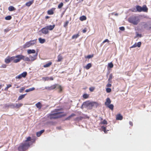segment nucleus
Masks as SVG:
<instances>
[{
  "label": "nucleus",
  "instance_id": "1",
  "mask_svg": "<svg viewBox=\"0 0 151 151\" xmlns=\"http://www.w3.org/2000/svg\"><path fill=\"white\" fill-rule=\"evenodd\" d=\"M31 138L30 137H28L24 142L20 145L18 148L19 151H24L28 149L32 144L31 142L30 141Z\"/></svg>",
  "mask_w": 151,
  "mask_h": 151
},
{
  "label": "nucleus",
  "instance_id": "2",
  "mask_svg": "<svg viewBox=\"0 0 151 151\" xmlns=\"http://www.w3.org/2000/svg\"><path fill=\"white\" fill-rule=\"evenodd\" d=\"M62 112H56V113H52L50 115V118L51 119H56L65 116L66 115V114H61Z\"/></svg>",
  "mask_w": 151,
  "mask_h": 151
},
{
  "label": "nucleus",
  "instance_id": "3",
  "mask_svg": "<svg viewBox=\"0 0 151 151\" xmlns=\"http://www.w3.org/2000/svg\"><path fill=\"white\" fill-rule=\"evenodd\" d=\"M129 22L132 23L134 25H137L139 22V17L137 16H132L129 19Z\"/></svg>",
  "mask_w": 151,
  "mask_h": 151
},
{
  "label": "nucleus",
  "instance_id": "4",
  "mask_svg": "<svg viewBox=\"0 0 151 151\" xmlns=\"http://www.w3.org/2000/svg\"><path fill=\"white\" fill-rule=\"evenodd\" d=\"M37 39L31 40L29 42H27L23 46L24 48L29 47L32 46L36 43V41Z\"/></svg>",
  "mask_w": 151,
  "mask_h": 151
},
{
  "label": "nucleus",
  "instance_id": "5",
  "mask_svg": "<svg viewBox=\"0 0 151 151\" xmlns=\"http://www.w3.org/2000/svg\"><path fill=\"white\" fill-rule=\"evenodd\" d=\"M55 88L59 89V92H60L62 91V89L61 86L57 84L53 85L50 87H46L45 89L49 90H51Z\"/></svg>",
  "mask_w": 151,
  "mask_h": 151
},
{
  "label": "nucleus",
  "instance_id": "6",
  "mask_svg": "<svg viewBox=\"0 0 151 151\" xmlns=\"http://www.w3.org/2000/svg\"><path fill=\"white\" fill-rule=\"evenodd\" d=\"M83 105H85L86 107L88 109H91L93 107L92 102L87 101L83 103Z\"/></svg>",
  "mask_w": 151,
  "mask_h": 151
},
{
  "label": "nucleus",
  "instance_id": "7",
  "mask_svg": "<svg viewBox=\"0 0 151 151\" xmlns=\"http://www.w3.org/2000/svg\"><path fill=\"white\" fill-rule=\"evenodd\" d=\"M22 60L21 55H17L15 56V58L13 63H17L19 62Z\"/></svg>",
  "mask_w": 151,
  "mask_h": 151
},
{
  "label": "nucleus",
  "instance_id": "8",
  "mask_svg": "<svg viewBox=\"0 0 151 151\" xmlns=\"http://www.w3.org/2000/svg\"><path fill=\"white\" fill-rule=\"evenodd\" d=\"M41 31L42 33L45 34H46L48 32V30L46 26L42 28Z\"/></svg>",
  "mask_w": 151,
  "mask_h": 151
},
{
  "label": "nucleus",
  "instance_id": "9",
  "mask_svg": "<svg viewBox=\"0 0 151 151\" xmlns=\"http://www.w3.org/2000/svg\"><path fill=\"white\" fill-rule=\"evenodd\" d=\"M5 107H10L11 108H15V104H6L5 105Z\"/></svg>",
  "mask_w": 151,
  "mask_h": 151
},
{
  "label": "nucleus",
  "instance_id": "10",
  "mask_svg": "<svg viewBox=\"0 0 151 151\" xmlns=\"http://www.w3.org/2000/svg\"><path fill=\"white\" fill-rule=\"evenodd\" d=\"M37 55L36 54L33 56L30 55L29 58L30 59V61H33L36 59Z\"/></svg>",
  "mask_w": 151,
  "mask_h": 151
},
{
  "label": "nucleus",
  "instance_id": "11",
  "mask_svg": "<svg viewBox=\"0 0 151 151\" xmlns=\"http://www.w3.org/2000/svg\"><path fill=\"white\" fill-rule=\"evenodd\" d=\"M22 60H23L24 61H30V59L29 58L21 55Z\"/></svg>",
  "mask_w": 151,
  "mask_h": 151
},
{
  "label": "nucleus",
  "instance_id": "12",
  "mask_svg": "<svg viewBox=\"0 0 151 151\" xmlns=\"http://www.w3.org/2000/svg\"><path fill=\"white\" fill-rule=\"evenodd\" d=\"M111 103V101L109 98H108L106 99V101L105 102V105L107 106L109 105Z\"/></svg>",
  "mask_w": 151,
  "mask_h": 151
},
{
  "label": "nucleus",
  "instance_id": "13",
  "mask_svg": "<svg viewBox=\"0 0 151 151\" xmlns=\"http://www.w3.org/2000/svg\"><path fill=\"white\" fill-rule=\"evenodd\" d=\"M122 119L123 117L120 114H119L116 116V119L117 120H122Z\"/></svg>",
  "mask_w": 151,
  "mask_h": 151
},
{
  "label": "nucleus",
  "instance_id": "14",
  "mask_svg": "<svg viewBox=\"0 0 151 151\" xmlns=\"http://www.w3.org/2000/svg\"><path fill=\"white\" fill-rule=\"evenodd\" d=\"M35 106L39 109H40L42 107V105L40 102H38L36 104Z\"/></svg>",
  "mask_w": 151,
  "mask_h": 151
},
{
  "label": "nucleus",
  "instance_id": "15",
  "mask_svg": "<svg viewBox=\"0 0 151 151\" xmlns=\"http://www.w3.org/2000/svg\"><path fill=\"white\" fill-rule=\"evenodd\" d=\"M55 25H49L48 26H46L47 28L48 29H49L50 30H52L55 27Z\"/></svg>",
  "mask_w": 151,
  "mask_h": 151
},
{
  "label": "nucleus",
  "instance_id": "16",
  "mask_svg": "<svg viewBox=\"0 0 151 151\" xmlns=\"http://www.w3.org/2000/svg\"><path fill=\"white\" fill-rule=\"evenodd\" d=\"M33 2H34L33 0L31 1H29L27 2L26 4L25 5L26 6H29L32 4H33Z\"/></svg>",
  "mask_w": 151,
  "mask_h": 151
},
{
  "label": "nucleus",
  "instance_id": "17",
  "mask_svg": "<svg viewBox=\"0 0 151 151\" xmlns=\"http://www.w3.org/2000/svg\"><path fill=\"white\" fill-rule=\"evenodd\" d=\"M27 52L28 54L35 53V51L34 50L29 49L27 50Z\"/></svg>",
  "mask_w": 151,
  "mask_h": 151
},
{
  "label": "nucleus",
  "instance_id": "18",
  "mask_svg": "<svg viewBox=\"0 0 151 151\" xmlns=\"http://www.w3.org/2000/svg\"><path fill=\"white\" fill-rule=\"evenodd\" d=\"M113 78V75L112 74H111L110 75L108 79V81L109 82V83H111L112 81L111 79H112Z\"/></svg>",
  "mask_w": 151,
  "mask_h": 151
},
{
  "label": "nucleus",
  "instance_id": "19",
  "mask_svg": "<svg viewBox=\"0 0 151 151\" xmlns=\"http://www.w3.org/2000/svg\"><path fill=\"white\" fill-rule=\"evenodd\" d=\"M148 9L146 6L144 5L142 7V11L144 12H147Z\"/></svg>",
  "mask_w": 151,
  "mask_h": 151
},
{
  "label": "nucleus",
  "instance_id": "20",
  "mask_svg": "<svg viewBox=\"0 0 151 151\" xmlns=\"http://www.w3.org/2000/svg\"><path fill=\"white\" fill-rule=\"evenodd\" d=\"M44 130H42L40 132H37L36 134L37 136L38 137H40L41 134H42L44 132Z\"/></svg>",
  "mask_w": 151,
  "mask_h": 151
},
{
  "label": "nucleus",
  "instance_id": "21",
  "mask_svg": "<svg viewBox=\"0 0 151 151\" xmlns=\"http://www.w3.org/2000/svg\"><path fill=\"white\" fill-rule=\"evenodd\" d=\"M137 10L139 12L142 11V7L139 6H137L136 7Z\"/></svg>",
  "mask_w": 151,
  "mask_h": 151
},
{
  "label": "nucleus",
  "instance_id": "22",
  "mask_svg": "<svg viewBox=\"0 0 151 151\" xmlns=\"http://www.w3.org/2000/svg\"><path fill=\"white\" fill-rule=\"evenodd\" d=\"M92 66L91 64V63H89L87 64L84 68L86 69H89Z\"/></svg>",
  "mask_w": 151,
  "mask_h": 151
},
{
  "label": "nucleus",
  "instance_id": "23",
  "mask_svg": "<svg viewBox=\"0 0 151 151\" xmlns=\"http://www.w3.org/2000/svg\"><path fill=\"white\" fill-rule=\"evenodd\" d=\"M39 41L40 43L43 44L45 42V39L40 38L39 39Z\"/></svg>",
  "mask_w": 151,
  "mask_h": 151
},
{
  "label": "nucleus",
  "instance_id": "24",
  "mask_svg": "<svg viewBox=\"0 0 151 151\" xmlns=\"http://www.w3.org/2000/svg\"><path fill=\"white\" fill-rule=\"evenodd\" d=\"M23 104H15V108H19L22 106Z\"/></svg>",
  "mask_w": 151,
  "mask_h": 151
},
{
  "label": "nucleus",
  "instance_id": "25",
  "mask_svg": "<svg viewBox=\"0 0 151 151\" xmlns=\"http://www.w3.org/2000/svg\"><path fill=\"white\" fill-rule=\"evenodd\" d=\"M5 62L6 63H9L10 62H11V61H10V60L9 59V57L8 56L5 59Z\"/></svg>",
  "mask_w": 151,
  "mask_h": 151
},
{
  "label": "nucleus",
  "instance_id": "26",
  "mask_svg": "<svg viewBox=\"0 0 151 151\" xmlns=\"http://www.w3.org/2000/svg\"><path fill=\"white\" fill-rule=\"evenodd\" d=\"M63 59L62 56L60 55H59L58 57V62L61 61Z\"/></svg>",
  "mask_w": 151,
  "mask_h": 151
},
{
  "label": "nucleus",
  "instance_id": "27",
  "mask_svg": "<svg viewBox=\"0 0 151 151\" xmlns=\"http://www.w3.org/2000/svg\"><path fill=\"white\" fill-rule=\"evenodd\" d=\"M8 9L10 11H12L15 10V8L12 6H10L9 7Z\"/></svg>",
  "mask_w": 151,
  "mask_h": 151
},
{
  "label": "nucleus",
  "instance_id": "28",
  "mask_svg": "<svg viewBox=\"0 0 151 151\" xmlns=\"http://www.w3.org/2000/svg\"><path fill=\"white\" fill-rule=\"evenodd\" d=\"M52 64V63L51 62H49V63L46 64L44 65L43 67L44 68H47L49 67Z\"/></svg>",
  "mask_w": 151,
  "mask_h": 151
},
{
  "label": "nucleus",
  "instance_id": "29",
  "mask_svg": "<svg viewBox=\"0 0 151 151\" xmlns=\"http://www.w3.org/2000/svg\"><path fill=\"white\" fill-rule=\"evenodd\" d=\"M92 103L93 107H97L99 105L96 102H92Z\"/></svg>",
  "mask_w": 151,
  "mask_h": 151
},
{
  "label": "nucleus",
  "instance_id": "30",
  "mask_svg": "<svg viewBox=\"0 0 151 151\" xmlns=\"http://www.w3.org/2000/svg\"><path fill=\"white\" fill-rule=\"evenodd\" d=\"M35 89V88L34 87H32V88H29L28 89H27L25 90V92H28L32 91H33Z\"/></svg>",
  "mask_w": 151,
  "mask_h": 151
},
{
  "label": "nucleus",
  "instance_id": "31",
  "mask_svg": "<svg viewBox=\"0 0 151 151\" xmlns=\"http://www.w3.org/2000/svg\"><path fill=\"white\" fill-rule=\"evenodd\" d=\"M75 116V114H72L70 115L68 117H67L65 119V120H69L72 117Z\"/></svg>",
  "mask_w": 151,
  "mask_h": 151
},
{
  "label": "nucleus",
  "instance_id": "32",
  "mask_svg": "<svg viewBox=\"0 0 151 151\" xmlns=\"http://www.w3.org/2000/svg\"><path fill=\"white\" fill-rule=\"evenodd\" d=\"M20 75L22 77L25 78L27 75V73L26 72H24Z\"/></svg>",
  "mask_w": 151,
  "mask_h": 151
},
{
  "label": "nucleus",
  "instance_id": "33",
  "mask_svg": "<svg viewBox=\"0 0 151 151\" xmlns=\"http://www.w3.org/2000/svg\"><path fill=\"white\" fill-rule=\"evenodd\" d=\"M26 94H23V95H21L20 96H19L18 98V100H21V99H22L24 98V97L25 95Z\"/></svg>",
  "mask_w": 151,
  "mask_h": 151
},
{
  "label": "nucleus",
  "instance_id": "34",
  "mask_svg": "<svg viewBox=\"0 0 151 151\" xmlns=\"http://www.w3.org/2000/svg\"><path fill=\"white\" fill-rule=\"evenodd\" d=\"M86 19V17L84 16H82L80 17V19L81 21L85 20Z\"/></svg>",
  "mask_w": 151,
  "mask_h": 151
},
{
  "label": "nucleus",
  "instance_id": "35",
  "mask_svg": "<svg viewBox=\"0 0 151 151\" xmlns=\"http://www.w3.org/2000/svg\"><path fill=\"white\" fill-rule=\"evenodd\" d=\"M108 108L110 109L111 110H112L114 108V105L112 104H109L107 106Z\"/></svg>",
  "mask_w": 151,
  "mask_h": 151
},
{
  "label": "nucleus",
  "instance_id": "36",
  "mask_svg": "<svg viewBox=\"0 0 151 151\" xmlns=\"http://www.w3.org/2000/svg\"><path fill=\"white\" fill-rule=\"evenodd\" d=\"M108 67H109L110 68H112L113 67L114 65L111 62L110 63H108Z\"/></svg>",
  "mask_w": 151,
  "mask_h": 151
},
{
  "label": "nucleus",
  "instance_id": "37",
  "mask_svg": "<svg viewBox=\"0 0 151 151\" xmlns=\"http://www.w3.org/2000/svg\"><path fill=\"white\" fill-rule=\"evenodd\" d=\"M79 36V35L78 34L74 35L72 37V39H73L76 38H78Z\"/></svg>",
  "mask_w": 151,
  "mask_h": 151
},
{
  "label": "nucleus",
  "instance_id": "38",
  "mask_svg": "<svg viewBox=\"0 0 151 151\" xmlns=\"http://www.w3.org/2000/svg\"><path fill=\"white\" fill-rule=\"evenodd\" d=\"M47 13L49 15H51L53 14V12L52 10H50L48 11Z\"/></svg>",
  "mask_w": 151,
  "mask_h": 151
},
{
  "label": "nucleus",
  "instance_id": "39",
  "mask_svg": "<svg viewBox=\"0 0 151 151\" xmlns=\"http://www.w3.org/2000/svg\"><path fill=\"white\" fill-rule=\"evenodd\" d=\"M12 18V17L10 16H8L5 17V19L6 20H10Z\"/></svg>",
  "mask_w": 151,
  "mask_h": 151
},
{
  "label": "nucleus",
  "instance_id": "40",
  "mask_svg": "<svg viewBox=\"0 0 151 151\" xmlns=\"http://www.w3.org/2000/svg\"><path fill=\"white\" fill-rule=\"evenodd\" d=\"M12 86V85H11V84H8V85H7V86L4 89V90L5 91H7L8 88L10 87H11Z\"/></svg>",
  "mask_w": 151,
  "mask_h": 151
},
{
  "label": "nucleus",
  "instance_id": "41",
  "mask_svg": "<svg viewBox=\"0 0 151 151\" xmlns=\"http://www.w3.org/2000/svg\"><path fill=\"white\" fill-rule=\"evenodd\" d=\"M69 23V21H66L65 23H64L63 26L65 27H66L67 25H68V24Z\"/></svg>",
  "mask_w": 151,
  "mask_h": 151
},
{
  "label": "nucleus",
  "instance_id": "42",
  "mask_svg": "<svg viewBox=\"0 0 151 151\" xmlns=\"http://www.w3.org/2000/svg\"><path fill=\"white\" fill-rule=\"evenodd\" d=\"M89 96L87 94H85L83 95V97L84 99H87Z\"/></svg>",
  "mask_w": 151,
  "mask_h": 151
},
{
  "label": "nucleus",
  "instance_id": "43",
  "mask_svg": "<svg viewBox=\"0 0 151 151\" xmlns=\"http://www.w3.org/2000/svg\"><path fill=\"white\" fill-rule=\"evenodd\" d=\"M42 79L45 81H48L50 79V77H43L42 78Z\"/></svg>",
  "mask_w": 151,
  "mask_h": 151
},
{
  "label": "nucleus",
  "instance_id": "44",
  "mask_svg": "<svg viewBox=\"0 0 151 151\" xmlns=\"http://www.w3.org/2000/svg\"><path fill=\"white\" fill-rule=\"evenodd\" d=\"M63 5V4L62 3H60L58 6V7L59 9H60L62 7Z\"/></svg>",
  "mask_w": 151,
  "mask_h": 151
},
{
  "label": "nucleus",
  "instance_id": "45",
  "mask_svg": "<svg viewBox=\"0 0 151 151\" xmlns=\"http://www.w3.org/2000/svg\"><path fill=\"white\" fill-rule=\"evenodd\" d=\"M106 91L107 93H110L111 91V89L109 88H107L106 89Z\"/></svg>",
  "mask_w": 151,
  "mask_h": 151
},
{
  "label": "nucleus",
  "instance_id": "46",
  "mask_svg": "<svg viewBox=\"0 0 151 151\" xmlns=\"http://www.w3.org/2000/svg\"><path fill=\"white\" fill-rule=\"evenodd\" d=\"M15 58V56H13L12 57H9V59L11 62L12 60L14 61V60Z\"/></svg>",
  "mask_w": 151,
  "mask_h": 151
},
{
  "label": "nucleus",
  "instance_id": "47",
  "mask_svg": "<svg viewBox=\"0 0 151 151\" xmlns=\"http://www.w3.org/2000/svg\"><path fill=\"white\" fill-rule=\"evenodd\" d=\"M101 128L103 129L104 133H106V128L104 126H102Z\"/></svg>",
  "mask_w": 151,
  "mask_h": 151
},
{
  "label": "nucleus",
  "instance_id": "48",
  "mask_svg": "<svg viewBox=\"0 0 151 151\" xmlns=\"http://www.w3.org/2000/svg\"><path fill=\"white\" fill-rule=\"evenodd\" d=\"M25 88L24 87H22V88H20L19 90V92L20 93H22V91L25 89Z\"/></svg>",
  "mask_w": 151,
  "mask_h": 151
},
{
  "label": "nucleus",
  "instance_id": "49",
  "mask_svg": "<svg viewBox=\"0 0 151 151\" xmlns=\"http://www.w3.org/2000/svg\"><path fill=\"white\" fill-rule=\"evenodd\" d=\"M137 46L139 47H140L141 44V42H138L137 43Z\"/></svg>",
  "mask_w": 151,
  "mask_h": 151
},
{
  "label": "nucleus",
  "instance_id": "50",
  "mask_svg": "<svg viewBox=\"0 0 151 151\" xmlns=\"http://www.w3.org/2000/svg\"><path fill=\"white\" fill-rule=\"evenodd\" d=\"M22 77H21V75L20 74L19 75L17 76H16L15 78L16 79L18 78V79H21Z\"/></svg>",
  "mask_w": 151,
  "mask_h": 151
},
{
  "label": "nucleus",
  "instance_id": "51",
  "mask_svg": "<svg viewBox=\"0 0 151 151\" xmlns=\"http://www.w3.org/2000/svg\"><path fill=\"white\" fill-rule=\"evenodd\" d=\"M137 43H135L131 47V48H134L137 47Z\"/></svg>",
  "mask_w": 151,
  "mask_h": 151
},
{
  "label": "nucleus",
  "instance_id": "52",
  "mask_svg": "<svg viewBox=\"0 0 151 151\" xmlns=\"http://www.w3.org/2000/svg\"><path fill=\"white\" fill-rule=\"evenodd\" d=\"M93 57V55H88L87 56L86 58H92Z\"/></svg>",
  "mask_w": 151,
  "mask_h": 151
},
{
  "label": "nucleus",
  "instance_id": "53",
  "mask_svg": "<svg viewBox=\"0 0 151 151\" xmlns=\"http://www.w3.org/2000/svg\"><path fill=\"white\" fill-rule=\"evenodd\" d=\"M109 42V40L107 39H106V40H105L102 42L103 43H104L106 42Z\"/></svg>",
  "mask_w": 151,
  "mask_h": 151
},
{
  "label": "nucleus",
  "instance_id": "54",
  "mask_svg": "<svg viewBox=\"0 0 151 151\" xmlns=\"http://www.w3.org/2000/svg\"><path fill=\"white\" fill-rule=\"evenodd\" d=\"M6 65L5 64H3L1 65V67L3 68H5L6 67Z\"/></svg>",
  "mask_w": 151,
  "mask_h": 151
},
{
  "label": "nucleus",
  "instance_id": "55",
  "mask_svg": "<svg viewBox=\"0 0 151 151\" xmlns=\"http://www.w3.org/2000/svg\"><path fill=\"white\" fill-rule=\"evenodd\" d=\"M102 123L104 124H107V122L106 120H104L102 122Z\"/></svg>",
  "mask_w": 151,
  "mask_h": 151
},
{
  "label": "nucleus",
  "instance_id": "56",
  "mask_svg": "<svg viewBox=\"0 0 151 151\" xmlns=\"http://www.w3.org/2000/svg\"><path fill=\"white\" fill-rule=\"evenodd\" d=\"M94 89V88L93 87H91L89 88V90L91 92L93 91Z\"/></svg>",
  "mask_w": 151,
  "mask_h": 151
},
{
  "label": "nucleus",
  "instance_id": "57",
  "mask_svg": "<svg viewBox=\"0 0 151 151\" xmlns=\"http://www.w3.org/2000/svg\"><path fill=\"white\" fill-rule=\"evenodd\" d=\"M119 29L122 31H124V30L125 29L124 27H119Z\"/></svg>",
  "mask_w": 151,
  "mask_h": 151
},
{
  "label": "nucleus",
  "instance_id": "58",
  "mask_svg": "<svg viewBox=\"0 0 151 151\" xmlns=\"http://www.w3.org/2000/svg\"><path fill=\"white\" fill-rule=\"evenodd\" d=\"M10 30V29H9V28L5 29H4V32H7L8 31H9Z\"/></svg>",
  "mask_w": 151,
  "mask_h": 151
},
{
  "label": "nucleus",
  "instance_id": "59",
  "mask_svg": "<svg viewBox=\"0 0 151 151\" xmlns=\"http://www.w3.org/2000/svg\"><path fill=\"white\" fill-rule=\"evenodd\" d=\"M111 84H110V83H108L107 85H106V86L107 87H111Z\"/></svg>",
  "mask_w": 151,
  "mask_h": 151
},
{
  "label": "nucleus",
  "instance_id": "60",
  "mask_svg": "<svg viewBox=\"0 0 151 151\" xmlns=\"http://www.w3.org/2000/svg\"><path fill=\"white\" fill-rule=\"evenodd\" d=\"M86 32V28H85L83 30V33H85Z\"/></svg>",
  "mask_w": 151,
  "mask_h": 151
},
{
  "label": "nucleus",
  "instance_id": "61",
  "mask_svg": "<svg viewBox=\"0 0 151 151\" xmlns=\"http://www.w3.org/2000/svg\"><path fill=\"white\" fill-rule=\"evenodd\" d=\"M84 107H86V106H85V105H83V104L82 105V106H81V108H82V109H83V108Z\"/></svg>",
  "mask_w": 151,
  "mask_h": 151
},
{
  "label": "nucleus",
  "instance_id": "62",
  "mask_svg": "<svg viewBox=\"0 0 151 151\" xmlns=\"http://www.w3.org/2000/svg\"><path fill=\"white\" fill-rule=\"evenodd\" d=\"M137 37H141V35L139 34H137Z\"/></svg>",
  "mask_w": 151,
  "mask_h": 151
},
{
  "label": "nucleus",
  "instance_id": "63",
  "mask_svg": "<svg viewBox=\"0 0 151 151\" xmlns=\"http://www.w3.org/2000/svg\"><path fill=\"white\" fill-rule=\"evenodd\" d=\"M129 124L132 126L133 125V123H132V122H129Z\"/></svg>",
  "mask_w": 151,
  "mask_h": 151
},
{
  "label": "nucleus",
  "instance_id": "64",
  "mask_svg": "<svg viewBox=\"0 0 151 151\" xmlns=\"http://www.w3.org/2000/svg\"><path fill=\"white\" fill-rule=\"evenodd\" d=\"M51 80H53V78L52 77H51L50 78V79Z\"/></svg>",
  "mask_w": 151,
  "mask_h": 151
}]
</instances>
